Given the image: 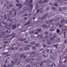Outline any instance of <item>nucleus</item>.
Wrapping results in <instances>:
<instances>
[{
  "label": "nucleus",
  "instance_id": "1",
  "mask_svg": "<svg viewBox=\"0 0 67 67\" xmlns=\"http://www.w3.org/2000/svg\"><path fill=\"white\" fill-rule=\"evenodd\" d=\"M19 55L16 54L14 56L15 57V59H14V60L15 61V62H14L13 61H12V64L10 65H9L8 66H7L5 64L4 67H13L14 65H18L21 62V60H18V57H19Z\"/></svg>",
  "mask_w": 67,
  "mask_h": 67
},
{
  "label": "nucleus",
  "instance_id": "2",
  "mask_svg": "<svg viewBox=\"0 0 67 67\" xmlns=\"http://www.w3.org/2000/svg\"><path fill=\"white\" fill-rule=\"evenodd\" d=\"M3 24H5V25H6L4 27L5 28H6L7 27V29H9V30H10V27H13L12 29L13 30H14V29H15L16 26V25H15L13 26L12 24H9V25H8L7 24V23H6L3 22Z\"/></svg>",
  "mask_w": 67,
  "mask_h": 67
},
{
  "label": "nucleus",
  "instance_id": "3",
  "mask_svg": "<svg viewBox=\"0 0 67 67\" xmlns=\"http://www.w3.org/2000/svg\"><path fill=\"white\" fill-rule=\"evenodd\" d=\"M51 63L52 65L51 67H55V63H53V64H52V63L51 62V61H50L49 60H48L47 61V63L46 64V65H47L48 67H50V66H51V65H49L48 64H50V63Z\"/></svg>",
  "mask_w": 67,
  "mask_h": 67
},
{
  "label": "nucleus",
  "instance_id": "4",
  "mask_svg": "<svg viewBox=\"0 0 67 67\" xmlns=\"http://www.w3.org/2000/svg\"><path fill=\"white\" fill-rule=\"evenodd\" d=\"M25 2L26 3L28 2V4H30V7H31V9L32 8L33 5L31 4L32 3V0H26Z\"/></svg>",
  "mask_w": 67,
  "mask_h": 67
},
{
  "label": "nucleus",
  "instance_id": "5",
  "mask_svg": "<svg viewBox=\"0 0 67 67\" xmlns=\"http://www.w3.org/2000/svg\"><path fill=\"white\" fill-rule=\"evenodd\" d=\"M5 30L4 29L0 31V33H1V34H0V37H2V35H3V36H5Z\"/></svg>",
  "mask_w": 67,
  "mask_h": 67
},
{
  "label": "nucleus",
  "instance_id": "6",
  "mask_svg": "<svg viewBox=\"0 0 67 67\" xmlns=\"http://www.w3.org/2000/svg\"><path fill=\"white\" fill-rule=\"evenodd\" d=\"M36 53V52H34L29 53V54H30V57H35V54Z\"/></svg>",
  "mask_w": 67,
  "mask_h": 67
},
{
  "label": "nucleus",
  "instance_id": "7",
  "mask_svg": "<svg viewBox=\"0 0 67 67\" xmlns=\"http://www.w3.org/2000/svg\"><path fill=\"white\" fill-rule=\"evenodd\" d=\"M33 60H35V59L31 58L30 59H26V61L27 62H29L30 61H33Z\"/></svg>",
  "mask_w": 67,
  "mask_h": 67
},
{
  "label": "nucleus",
  "instance_id": "8",
  "mask_svg": "<svg viewBox=\"0 0 67 67\" xmlns=\"http://www.w3.org/2000/svg\"><path fill=\"white\" fill-rule=\"evenodd\" d=\"M8 21H10V22H13V23H15V22H16V20H14V19H10V18H8Z\"/></svg>",
  "mask_w": 67,
  "mask_h": 67
},
{
  "label": "nucleus",
  "instance_id": "9",
  "mask_svg": "<svg viewBox=\"0 0 67 67\" xmlns=\"http://www.w3.org/2000/svg\"><path fill=\"white\" fill-rule=\"evenodd\" d=\"M47 2H48V0H45L44 1H43V2L42 1H39V3H40V4H41L43 3H46Z\"/></svg>",
  "mask_w": 67,
  "mask_h": 67
},
{
  "label": "nucleus",
  "instance_id": "10",
  "mask_svg": "<svg viewBox=\"0 0 67 67\" xmlns=\"http://www.w3.org/2000/svg\"><path fill=\"white\" fill-rule=\"evenodd\" d=\"M12 10L13 12H14V11L15 12L14 13V15L15 16L16 14V10H14V8H13Z\"/></svg>",
  "mask_w": 67,
  "mask_h": 67
},
{
  "label": "nucleus",
  "instance_id": "11",
  "mask_svg": "<svg viewBox=\"0 0 67 67\" xmlns=\"http://www.w3.org/2000/svg\"><path fill=\"white\" fill-rule=\"evenodd\" d=\"M53 22V20H51L49 21H47V23H51V25L52 24L53 25L54 24L52 23Z\"/></svg>",
  "mask_w": 67,
  "mask_h": 67
},
{
  "label": "nucleus",
  "instance_id": "12",
  "mask_svg": "<svg viewBox=\"0 0 67 67\" xmlns=\"http://www.w3.org/2000/svg\"><path fill=\"white\" fill-rule=\"evenodd\" d=\"M16 6L17 7H18L19 6L20 8H21L22 7V5L21 4H17L16 5Z\"/></svg>",
  "mask_w": 67,
  "mask_h": 67
},
{
  "label": "nucleus",
  "instance_id": "13",
  "mask_svg": "<svg viewBox=\"0 0 67 67\" xmlns=\"http://www.w3.org/2000/svg\"><path fill=\"white\" fill-rule=\"evenodd\" d=\"M42 27H43V29H45V28H46L47 29V28H48V27H49V26H46V25H43L42 26Z\"/></svg>",
  "mask_w": 67,
  "mask_h": 67
},
{
  "label": "nucleus",
  "instance_id": "14",
  "mask_svg": "<svg viewBox=\"0 0 67 67\" xmlns=\"http://www.w3.org/2000/svg\"><path fill=\"white\" fill-rule=\"evenodd\" d=\"M48 16V15L47 14L44 15V16L43 18H41V19L42 20V19H44L45 18L47 17V16Z\"/></svg>",
  "mask_w": 67,
  "mask_h": 67
},
{
  "label": "nucleus",
  "instance_id": "15",
  "mask_svg": "<svg viewBox=\"0 0 67 67\" xmlns=\"http://www.w3.org/2000/svg\"><path fill=\"white\" fill-rule=\"evenodd\" d=\"M47 41L48 44H51V42H50V40L47 39Z\"/></svg>",
  "mask_w": 67,
  "mask_h": 67
},
{
  "label": "nucleus",
  "instance_id": "16",
  "mask_svg": "<svg viewBox=\"0 0 67 67\" xmlns=\"http://www.w3.org/2000/svg\"><path fill=\"white\" fill-rule=\"evenodd\" d=\"M13 7V5L12 4H10L9 5V6H8L7 7V9H9L10 7Z\"/></svg>",
  "mask_w": 67,
  "mask_h": 67
},
{
  "label": "nucleus",
  "instance_id": "17",
  "mask_svg": "<svg viewBox=\"0 0 67 67\" xmlns=\"http://www.w3.org/2000/svg\"><path fill=\"white\" fill-rule=\"evenodd\" d=\"M46 52L47 53H48V52H49V50L47 49V50H44V51H43L42 53H45V52Z\"/></svg>",
  "mask_w": 67,
  "mask_h": 67
},
{
  "label": "nucleus",
  "instance_id": "18",
  "mask_svg": "<svg viewBox=\"0 0 67 67\" xmlns=\"http://www.w3.org/2000/svg\"><path fill=\"white\" fill-rule=\"evenodd\" d=\"M43 55V56L44 57H47V56H48V54H44Z\"/></svg>",
  "mask_w": 67,
  "mask_h": 67
},
{
  "label": "nucleus",
  "instance_id": "19",
  "mask_svg": "<svg viewBox=\"0 0 67 67\" xmlns=\"http://www.w3.org/2000/svg\"><path fill=\"white\" fill-rule=\"evenodd\" d=\"M29 49V47H27L24 48V51H25L26 50H27V49Z\"/></svg>",
  "mask_w": 67,
  "mask_h": 67
},
{
  "label": "nucleus",
  "instance_id": "20",
  "mask_svg": "<svg viewBox=\"0 0 67 67\" xmlns=\"http://www.w3.org/2000/svg\"><path fill=\"white\" fill-rule=\"evenodd\" d=\"M38 60L37 61L36 63V64L39 65V64H40V59H38Z\"/></svg>",
  "mask_w": 67,
  "mask_h": 67
},
{
  "label": "nucleus",
  "instance_id": "21",
  "mask_svg": "<svg viewBox=\"0 0 67 67\" xmlns=\"http://www.w3.org/2000/svg\"><path fill=\"white\" fill-rule=\"evenodd\" d=\"M19 41H25V39H23L21 38H20V39H19Z\"/></svg>",
  "mask_w": 67,
  "mask_h": 67
},
{
  "label": "nucleus",
  "instance_id": "22",
  "mask_svg": "<svg viewBox=\"0 0 67 67\" xmlns=\"http://www.w3.org/2000/svg\"><path fill=\"white\" fill-rule=\"evenodd\" d=\"M24 55L23 54L19 55V57H24Z\"/></svg>",
  "mask_w": 67,
  "mask_h": 67
},
{
  "label": "nucleus",
  "instance_id": "23",
  "mask_svg": "<svg viewBox=\"0 0 67 67\" xmlns=\"http://www.w3.org/2000/svg\"><path fill=\"white\" fill-rule=\"evenodd\" d=\"M39 45H40V44H39L38 43H36V44H35V46H36V47L39 46Z\"/></svg>",
  "mask_w": 67,
  "mask_h": 67
},
{
  "label": "nucleus",
  "instance_id": "24",
  "mask_svg": "<svg viewBox=\"0 0 67 67\" xmlns=\"http://www.w3.org/2000/svg\"><path fill=\"white\" fill-rule=\"evenodd\" d=\"M1 18H2L0 19V20L1 21H4V18H3V17L2 16V17H1Z\"/></svg>",
  "mask_w": 67,
  "mask_h": 67
},
{
  "label": "nucleus",
  "instance_id": "25",
  "mask_svg": "<svg viewBox=\"0 0 67 67\" xmlns=\"http://www.w3.org/2000/svg\"><path fill=\"white\" fill-rule=\"evenodd\" d=\"M56 41H57V42H59V41H60V39L59 38L57 39L56 40Z\"/></svg>",
  "mask_w": 67,
  "mask_h": 67
},
{
  "label": "nucleus",
  "instance_id": "26",
  "mask_svg": "<svg viewBox=\"0 0 67 67\" xmlns=\"http://www.w3.org/2000/svg\"><path fill=\"white\" fill-rule=\"evenodd\" d=\"M51 8H52V9L53 10H55L56 9V8L53 7H52Z\"/></svg>",
  "mask_w": 67,
  "mask_h": 67
},
{
  "label": "nucleus",
  "instance_id": "27",
  "mask_svg": "<svg viewBox=\"0 0 67 67\" xmlns=\"http://www.w3.org/2000/svg\"><path fill=\"white\" fill-rule=\"evenodd\" d=\"M64 21H65L64 19H62L60 20V22L61 23H63V22H64Z\"/></svg>",
  "mask_w": 67,
  "mask_h": 67
},
{
  "label": "nucleus",
  "instance_id": "28",
  "mask_svg": "<svg viewBox=\"0 0 67 67\" xmlns=\"http://www.w3.org/2000/svg\"><path fill=\"white\" fill-rule=\"evenodd\" d=\"M41 31H42V29H38L37 30V32H41Z\"/></svg>",
  "mask_w": 67,
  "mask_h": 67
},
{
  "label": "nucleus",
  "instance_id": "29",
  "mask_svg": "<svg viewBox=\"0 0 67 67\" xmlns=\"http://www.w3.org/2000/svg\"><path fill=\"white\" fill-rule=\"evenodd\" d=\"M53 56H55L57 55V54L56 53H54L53 54Z\"/></svg>",
  "mask_w": 67,
  "mask_h": 67
},
{
  "label": "nucleus",
  "instance_id": "30",
  "mask_svg": "<svg viewBox=\"0 0 67 67\" xmlns=\"http://www.w3.org/2000/svg\"><path fill=\"white\" fill-rule=\"evenodd\" d=\"M30 21H29L27 23L25 24L24 25H27V24H30Z\"/></svg>",
  "mask_w": 67,
  "mask_h": 67
},
{
  "label": "nucleus",
  "instance_id": "31",
  "mask_svg": "<svg viewBox=\"0 0 67 67\" xmlns=\"http://www.w3.org/2000/svg\"><path fill=\"white\" fill-rule=\"evenodd\" d=\"M67 8H66V7H63L62 8V9L63 10H66V9Z\"/></svg>",
  "mask_w": 67,
  "mask_h": 67
},
{
  "label": "nucleus",
  "instance_id": "32",
  "mask_svg": "<svg viewBox=\"0 0 67 67\" xmlns=\"http://www.w3.org/2000/svg\"><path fill=\"white\" fill-rule=\"evenodd\" d=\"M13 34H14V33H13L11 35H10L8 36H7L5 38H6V37H9V36H11V35H13Z\"/></svg>",
  "mask_w": 67,
  "mask_h": 67
},
{
  "label": "nucleus",
  "instance_id": "33",
  "mask_svg": "<svg viewBox=\"0 0 67 67\" xmlns=\"http://www.w3.org/2000/svg\"><path fill=\"white\" fill-rule=\"evenodd\" d=\"M50 38V40H51V41H53V40H54V38H53L52 37H51Z\"/></svg>",
  "mask_w": 67,
  "mask_h": 67
},
{
  "label": "nucleus",
  "instance_id": "34",
  "mask_svg": "<svg viewBox=\"0 0 67 67\" xmlns=\"http://www.w3.org/2000/svg\"><path fill=\"white\" fill-rule=\"evenodd\" d=\"M4 18L5 19H7V17L6 16V15L5 14L4 15Z\"/></svg>",
  "mask_w": 67,
  "mask_h": 67
},
{
  "label": "nucleus",
  "instance_id": "35",
  "mask_svg": "<svg viewBox=\"0 0 67 67\" xmlns=\"http://www.w3.org/2000/svg\"><path fill=\"white\" fill-rule=\"evenodd\" d=\"M12 12L11 11L9 12V15H12Z\"/></svg>",
  "mask_w": 67,
  "mask_h": 67
},
{
  "label": "nucleus",
  "instance_id": "36",
  "mask_svg": "<svg viewBox=\"0 0 67 67\" xmlns=\"http://www.w3.org/2000/svg\"><path fill=\"white\" fill-rule=\"evenodd\" d=\"M65 32H64V38H66V35H65Z\"/></svg>",
  "mask_w": 67,
  "mask_h": 67
},
{
  "label": "nucleus",
  "instance_id": "37",
  "mask_svg": "<svg viewBox=\"0 0 67 67\" xmlns=\"http://www.w3.org/2000/svg\"><path fill=\"white\" fill-rule=\"evenodd\" d=\"M8 53V52H7V53H3V55H5V54H7Z\"/></svg>",
  "mask_w": 67,
  "mask_h": 67
},
{
  "label": "nucleus",
  "instance_id": "38",
  "mask_svg": "<svg viewBox=\"0 0 67 67\" xmlns=\"http://www.w3.org/2000/svg\"><path fill=\"white\" fill-rule=\"evenodd\" d=\"M57 33H59V30L58 29H57Z\"/></svg>",
  "mask_w": 67,
  "mask_h": 67
},
{
  "label": "nucleus",
  "instance_id": "39",
  "mask_svg": "<svg viewBox=\"0 0 67 67\" xmlns=\"http://www.w3.org/2000/svg\"><path fill=\"white\" fill-rule=\"evenodd\" d=\"M9 49L10 50H13L14 49V48H9Z\"/></svg>",
  "mask_w": 67,
  "mask_h": 67
},
{
  "label": "nucleus",
  "instance_id": "40",
  "mask_svg": "<svg viewBox=\"0 0 67 67\" xmlns=\"http://www.w3.org/2000/svg\"><path fill=\"white\" fill-rule=\"evenodd\" d=\"M54 31V29H51L50 30V31Z\"/></svg>",
  "mask_w": 67,
  "mask_h": 67
},
{
  "label": "nucleus",
  "instance_id": "41",
  "mask_svg": "<svg viewBox=\"0 0 67 67\" xmlns=\"http://www.w3.org/2000/svg\"><path fill=\"white\" fill-rule=\"evenodd\" d=\"M48 32H45L44 33V34H48Z\"/></svg>",
  "mask_w": 67,
  "mask_h": 67
},
{
  "label": "nucleus",
  "instance_id": "42",
  "mask_svg": "<svg viewBox=\"0 0 67 67\" xmlns=\"http://www.w3.org/2000/svg\"><path fill=\"white\" fill-rule=\"evenodd\" d=\"M31 45H34V44H35V42H32L31 43Z\"/></svg>",
  "mask_w": 67,
  "mask_h": 67
},
{
  "label": "nucleus",
  "instance_id": "43",
  "mask_svg": "<svg viewBox=\"0 0 67 67\" xmlns=\"http://www.w3.org/2000/svg\"><path fill=\"white\" fill-rule=\"evenodd\" d=\"M26 67H30V65H27L26 66Z\"/></svg>",
  "mask_w": 67,
  "mask_h": 67
},
{
  "label": "nucleus",
  "instance_id": "44",
  "mask_svg": "<svg viewBox=\"0 0 67 67\" xmlns=\"http://www.w3.org/2000/svg\"><path fill=\"white\" fill-rule=\"evenodd\" d=\"M22 50H23V48H21L19 49V51H21Z\"/></svg>",
  "mask_w": 67,
  "mask_h": 67
},
{
  "label": "nucleus",
  "instance_id": "45",
  "mask_svg": "<svg viewBox=\"0 0 67 67\" xmlns=\"http://www.w3.org/2000/svg\"><path fill=\"white\" fill-rule=\"evenodd\" d=\"M54 46H55V47L57 48V47H58L57 45V44L54 45Z\"/></svg>",
  "mask_w": 67,
  "mask_h": 67
},
{
  "label": "nucleus",
  "instance_id": "46",
  "mask_svg": "<svg viewBox=\"0 0 67 67\" xmlns=\"http://www.w3.org/2000/svg\"><path fill=\"white\" fill-rule=\"evenodd\" d=\"M15 35H13L12 36L13 37L12 38H13V37H15Z\"/></svg>",
  "mask_w": 67,
  "mask_h": 67
},
{
  "label": "nucleus",
  "instance_id": "47",
  "mask_svg": "<svg viewBox=\"0 0 67 67\" xmlns=\"http://www.w3.org/2000/svg\"><path fill=\"white\" fill-rule=\"evenodd\" d=\"M59 20V18H57V19H56V20H55V21H56H56H58V20Z\"/></svg>",
  "mask_w": 67,
  "mask_h": 67
},
{
  "label": "nucleus",
  "instance_id": "48",
  "mask_svg": "<svg viewBox=\"0 0 67 67\" xmlns=\"http://www.w3.org/2000/svg\"><path fill=\"white\" fill-rule=\"evenodd\" d=\"M48 38V36H47V35L46 37H44V38Z\"/></svg>",
  "mask_w": 67,
  "mask_h": 67
},
{
  "label": "nucleus",
  "instance_id": "49",
  "mask_svg": "<svg viewBox=\"0 0 67 67\" xmlns=\"http://www.w3.org/2000/svg\"><path fill=\"white\" fill-rule=\"evenodd\" d=\"M50 59H53V57H50Z\"/></svg>",
  "mask_w": 67,
  "mask_h": 67
},
{
  "label": "nucleus",
  "instance_id": "50",
  "mask_svg": "<svg viewBox=\"0 0 67 67\" xmlns=\"http://www.w3.org/2000/svg\"><path fill=\"white\" fill-rule=\"evenodd\" d=\"M43 63H46V60H44L43 61Z\"/></svg>",
  "mask_w": 67,
  "mask_h": 67
},
{
  "label": "nucleus",
  "instance_id": "51",
  "mask_svg": "<svg viewBox=\"0 0 67 67\" xmlns=\"http://www.w3.org/2000/svg\"><path fill=\"white\" fill-rule=\"evenodd\" d=\"M65 23H67V21L66 20H65Z\"/></svg>",
  "mask_w": 67,
  "mask_h": 67
},
{
  "label": "nucleus",
  "instance_id": "52",
  "mask_svg": "<svg viewBox=\"0 0 67 67\" xmlns=\"http://www.w3.org/2000/svg\"><path fill=\"white\" fill-rule=\"evenodd\" d=\"M3 15L2 14H0V16L1 17H2Z\"/></svg>",
  "mask_w": 67,
  "mask_h": 67
},
{
  "label": "nucleus",
  "instance_id": "53",
  "mask_svg": "<svg viewBox=\"0 0 67 67\" xmlns=\"http://www.w3.org/2000/svg\"><path fill=\"white\" fill-rule=\"evenodd\" d=\"M42 64H43V63H42V62H41L40 64V66H42Z\"/></svg>",
  "mask_w": 67,
  "mask_h": 67
},
{
  "label": "nucleus",
  "instance_id": "54",
  "mask_svg": "<svg viewBox=\"0 0 67 67\" xmlns=\"http://www.w3.org/2000/svg\"><path fill=\"white\" fill-rule=\"evenodd\" d=\"M50 52L51 53H53V52H52V50L51 49L50 50Z\"/></svg>",
  "mask_w": 67,
  "mask_h": 67
},
{
  "label": "nucleus",
  "instance_id": "55",
  "mask_svg": "<svg viewBox=\"0 0 67 67\" xmlns=\"http://www.w3.org/2000/svg\"><path fill=\"white\" fill-rule=\"evenodd\" d=\"M54 5H55V6L56 7V6H57V4L56 3L55 4H54Z\"/></svg>",
  "mask_w": 67,
  "mask_h": 67
},
{
  "label": "nucleus",
  "instance_id": "56",
  "mask_svg": "<svg viewBox=\"0 0 67 67\" xmlns=\"http://www.w3.org/2000/svg\"><path fill=\"white\" fill-rule=\"evenodd\" d=\"M34 31H32L31 32V33L32 34H33V33H34Z\"/></svg>",
  "mask_w": 67,
  "mask_h": 67
},
{
  "label": "nucleus",
  "instance_id": "57",
  "mask_svg": "<svg viewBox=\"0 0 67 67\" xmlns=\"http://www.w3.org/2000/svg\"><path fill=\"white\" fill-rule=\"evenodd\" d=\"M30 64H33V63L32 62H30Z\"/></svg>",
  "mask_w": 67,
  "mask_h": 67
},
{
  "label": "nucleus",
  "instance_id": "58",
  "mask_svg": "<svg viewBox=\"0 0 67 67\" xmlns=\"http://www.w3.org/2000/svg\"><path fill=\"white\" fill-rule=\"evenodd\" d=\"M56 37H57V36H53V38H56Z\"/></svg>",
  "mask_w": 67,
  "mask_h": 67
},
{
  "label": "nucleus",
  "instance_id": "59",
  "mask_svg": "<svg viewBox=\"0 0 67 67\" xmlns=\"http://www.w3.org/2000/svg\"><path fill=\"white\" fill-rule=\"evenodd\" d=\"M62 26H63V25H60L59 26L60 27H62Z\"/></svg>",
  "mask_w": 67,
  "mask_h": 67
},
{
  "label": "nucleus",
  "instance_id": "60",
  "mask_svg": "<svg viewBox=\"0 0 67 67\" xmlns=\"http://www.w3.org/2000/svg\"><path fill=\"white\" fill-rule=\"evenodd\" d=\"M36 47H32V48H33V49H34Z\"/></svg>",
  "mask_w": 67,
  "mask_h": 67
},
{
  "label": "nucleus",
  "instance_id": "61",
  "mask_svg": "<svg viewBox=\"0 0 67 67\" xmlns=\"http://www.w3.org/2000/svg\"><path fill=\"white\" fill-rule=\"evenodd\" d=\"M39 11H40V9L37 10V13H38V12Z\"/></svg>",
  "mask_w": 67,
  "mask_h": 67
},
{
  "label": "nucleus",
  "instance_id": "62",
  "mask_svg": "<svg viewBox=\"0 0 67 67\" xmlns=\"http://www.w3.org/2000/svg\"><path fill=\"white\" fill-rule=\"evenodd\" d=\"M37 7H38V6H37V4H36V8H37Z\"/></svg>",
  "mask_w": 67,
  "mask_h": 67
},
{
  "label": "nucleus",
  "instance_id": "63",
  "mask_svg": "<svg viewBox=\"0 0 67 67\" xmlns=\"http://www.w3.org/2000/svg\"><path fill=\"white\" fill-rule=\"evenodd\" d=\"M27 14H26L24 15V16H27Z\"/></svg>",
  "mask_w": 67,
  "mask_h": 67
},
{
  "label": "nucleus",
  "instance_id": "64",
  "mask_svg": "<svg viewBox=\"0 0 67 67\" xmlns=\"http://www.w3.org/2000/svg\"><path fill=\"white\" fill-rule=\"evenodd\" d=\"M31 37L32 38H34V36H32Z\"/></svg>",
  "mask_w": 67,
  "mask_h": 67
}]
</instances>
